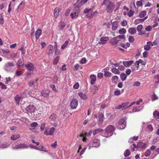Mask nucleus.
<instances>
[{
    "label": "nucleus",
    "mask_w": 159,
    "mask_h": 159,
    "mask_svg": "<svg viewBox=\"0 0 159 159\" xmlns=\"http://www.w3.org/2000/svg\"><path fill=\"white\" fill-rule=\"evenodd\" d=\"M115 130L114 127L111 125L108 126L105 129L106 133L108 134L107 135H105L104 136L106 137H108L113 134V132Z\"/></svg>",
    "instance_id": "obj_1"
},
{
    "label": "nucleus",
    "mask_w": 159,
    "mask_h": 159,
    "mask_svg": "<svg viewBox=\"0 0 159 159\" xmlns=\"http://www.w3.org/2000/svg\"><path fill=\"white\" fill-rule=\"evenodd\" d=\"M36 110L35 107L33 105H29L23 110L24 111L27 113H31L34 112Z\"/></svg>",
    "instance_id": "obj_2"
},
{
    "label": "nucleus",
    "mask_w": 159,
    "mask_h": 159,
    "mask_svg": "<svg viewBox=\"0 0 159 159\" xmlns=\"http://www.w3.org/2000/svg\"><path fill=\"white\" fill-rule=\"evenodd\" d=\"M126 126V122L124 118H122L120 119L118 123V128L120 129H124Z\"/></svg>",
    "instance_id": "obj_3"
},
{
    "label": "nucleus",
    "mask_w": 159,
    "mask_h": 159,
    "mask_svg": "<svg viewBox=\"0 0 159 159\" xmlns=\"http://www.w3.org/2000/svg\"><path fill=\"white\" fill-rule=\"evenodd\" d=\"M115 7L113 2H110L107 7L106 11L107 12L111 13L114 10Z\"/></svg>",
    "instance_id": "obj_4"
},
{
    "label": "nucleus",
    "mask_w": 159,
    "mask_h": 159,
    "mask_svg": "<svg viewBox=\"0 0 159 159\" xmlns=\"http://www.w3.org/2000/svg\"><path fill=\"white\" fill-rule=\"evenodd\" d=\"M55 128L52 127L49 129V131H48V129L46 128L44 131V134L47 135H52L54 133Z\"/></svg>",
    "instance_id": "obj_5"
},
{
    "label": "nucleus",
    "mask_w": 159,
    "mask_h": 159,
    "mask_svg": "<svg viewBox=\"0 0 159 159\" xmlns=\"http://www.w3.org/2000/svg\"><path fill=\"white\" fill-rule=\"evenodd\" d=\"M94 116L95 118H97L98 122L100 123H102L103 121L104 115L102 113H99L98 114H95Z\"/></svg>",
    "instance_id": "obj_6"
},
{
    "label": "nucleus",
    "mask_w": 159,
    "mask_h": 159,
    "mask_svg": "<svg viewBox=\"0 0 159 159\" xmlns=\"http://www.w3.org/2000/svg\"><path fill=\"white\" fill-rule=\"evenodd\" d=\"M78 105V101L76 99H73L70 103V106L71 108L75 109Z\"/></svg>",
    "instance_id": "obj_7"
},
{
    "label": "nucleus",
    "mask_w": 159,
    "mask_h": 159,
    "mask_svg": "<svg viewBox=\"0 0 159 159\" xmlns=\"http://www.w3.org/2000/svg\"><path fill=\"white\" fill-rule=\"evenodd\" d=\"M25 66L27 70L30 71H33L35 69L33 64L30 62L28 63L27 64H26Z\"/></svg>",
    "instance_id": "obj_8"
},
{
    "label": "nucleus",
    "mask_w": 159,
    "mask_h": 159,
    "mask_svg": "<svg viewBox=\"0 0 159 159\" xmlns=\"http://www.w3.org/2000/svg\"><path fill=\"white\" fill-rule=\"evenodd\" d=\"M92 144L93 147H98L100 145V141L99 139H95L92 141Z\"/></svg>",
    "instance_id": "obj_9"
},
{
    "label": "nucleus",
    "mask_w": 159,
    "mask_h": 159,
    "mask_svg": "<svg viewBox=\"0 0 159 159\" xmlns=\"http://www.w3.org/2000/svg\"><path fill=\"white\" fill-rule=\"evenodd\" d=\"M109 38L108 37H102L101 38L99 43L100 44H103L106 43L107 41L109 40Z\"/></svg>",
    "instance_id": "obj_10"
},
{
    "label": "nucleus",
    "mask_w": 159,
    "mask_h": 159,
    "mask_svg": "<svg viewBox=\"0 0 159 159\" xmlns=\"http://www.w3.org/2000/svg\"><path fill=\"white\" fill-rule=\"evenodd\" d=\"M89 0H81L80 3H79L80 0H78L77 3L76 4V7H80L86 3Z\"/></svg>",
    "instance_id": "obj_11"
},
{
    "label": "nucleus",
    "mask_w": 159,
    "mask_h": 159,
    "mask_svg": "<svg viewBox=\"0 0 159 159\" xmlns=\"http://www.w3.org/2000/svg\"><path fill=\"white\" fill-rule=\"evenodd\" d=\"M14 65L12 62H9L6 64L5 68L6 70H9Z\"/></svg>",
    "instance_id": "obj_12"
},
{
    "label": "nucleus",
    "mask_w": 159,
    "mask_h": 159,
    "mask_svg": "<svg viewBox=\"0 0 159 159\" xmlns=\"http://www.w3.org/2000/svg\"><path fill=\"white\" fill-rule=\"evenodd\" d=\"M153 45L152 43L151 42H148L147 44L144 45V48L146 51H148L149 50L151 47Z\"/></svg>",
    "instance_id": "obj_13"
},
{
    "label": "nucleus",
    "mask_w": 159,
    "mask_h": 159,
    "mask_svg": "<svg viewBox=\"0 0 159 159\" xmlns=\"http://www.w3.org/2000/svg\"><path fill=\"white\" fill-rule=\"evenodd\" d=\"M146 148V144L145 143L142 142H139L137 144V148L140 149H145Z\"/></svg>",
    "instance_id": "obj_14"
},
{
    "label": "nucleus",
    "mask_w": 159,
    "mask_h": 159,
    "mask_svg": "<svg viewBox=\"0 0 159 159\" xmlns=\"http://www.w3.org/2000/svg\"><path fill=\"white\" fill-rule=\"evenodd\" d=\"M16 103L18 105H19L21 99V96L18 94L15 96L14 98Z\"/></svg>",
    "instance_id": "obj_15"
},
{
    "label": "nucleus",
    "mask_w": 159,
    "mask_h": 159,
    "mask_svg": "<svg viewBox=\"0 0 159 159\" xmlns=\"http://www.w3.org/2000/svg\"><path fill=\"white\" fill-rule=\"evenodd\" d=\"M49 91L47 90L42 92H41V95L44 98H47L49 96Z\"/></svg>",
    "instance_id": "obj_16"
},
{
    "label": "nucleus",
    "mask_w": 159,
    "mask_h": 159,
    "mask_svg": "<svg viewBox=\"0 0 159 159\" xmlns=\"http://www.w3.org/2000/svg\"><path fill=\"white\" fill-rule=\"evenodd\" d=\"M139 67V65L138 63H137L136 61L135 63L133 65L131 66V68L132 69V71H134L135 70H137Z\"/></svg>",
    "instance_id": "obj_17"
},
{
    "label": "nucleus",
    "mask_w": 159,
    "mask_h": 159,
    "mask_svg": "<svg viewBox=\"0 0 159 159\" xmlns=\"http://www.w3.org/2000/svg\"><path fill=\"white\" fill-rule=\"evenodd\" d=\"M42 34V30L41 29H38L35 32V37L37 39H39L40 36Z\"/></svg>",
    "instance_id": "obj_18"
},
{
    "label": "nucleus",
    "mask_w": 159,
    "mask_h": 159,
    "mask_svg": "<svg viewBox=\"0 0 159 159\" xmlns=\"http://www.w3.org/2000/svg\"><path fill=\"white\" fill-rule=\"evenodd\" d=\"M57 118L56 115L55 113H52L49 117V119L51 121H55L56 120Z\"/></svg>",
    "instance_id": "obj_19"
},
{
    "label": "nucleus",
    "mask_w": 159,
    "mask_h": 159,
    "mask_svg": "<svg viewBox=\"0 0 159 159\" xmlns=\"http://www.w3.org/2000/svg\"><path fill=\"white\" fill-rule=\"evenodd\" d=\"M91 79L90 83L92 85H93L94 84V82L96 80V77L95 75H92L90 76Z\"/></svg>",
    "instance_id": "obj_20"
},
{
    "label": "nucleus",
    "mask_w": 159,
    "mask_h": 159,
    "mask_svg": "<svg viewBox=\"0 0 159 159\" xmlns=\"http://www.w3.org/2000/svg\"><path fill=\"white\" fill-rule=\"evenodd\" d=\"M133 62V61H123V64L126 67H129L131 65Z\"/></svg>",
    "instance_id": "obj_21"
},
{
    "label": "nucleus",
    "mask_w": 159,
    "mask_h": 159,
    "mask_svg": "<svg viewBox=\"0 0 159 159\" xmlns=\"http://www.w3.org/2000/svg\"><path fill=\"white\" fill-rule=\"evenodd\" d=\"M128 31L129 34L133 35L136 33V30L135 28L131 27L129 29Z\"/></svg>",
    "instance_id": "obj_22"
},
{
    "label": "nucleus",
    "mask_w": 159,
    "mask_h": 159,
    "mask_svg": "<svg viewBox=\"0 0 159 159\" xmlns=\"http://www.w3.org/2000/svg\"><path fill=\"white\" fill-rule=\"evenodd\" d=\"M118 23L117 21L114 22L112 24V28L113 30H116L118 26Z\"/></svg>",
    "instance_id": "obj_23"
},
{
    "label": "nucleus",
    "mask_w": 159,
    "mask_h": 159,
    "mask_svg": "<svg viewBox=\"0 0 159 159\" xmlns=\"http://www.w3.org/2000/svg\"><path fill=\"white\" fill-rule=\"evenodd\" d=\"M20 137V135L19 134H16L12 135L11 139L12 140H15Z\"/></svg>",
    "instance_id": "obj_24"
},
{
    "label": "nucleus",
    "mask_w": 159,
    "mask_h": 159,
    "mask_svg": "<svg viewBox=\"0 0 159 159\" xmlns=\"http://www.w3.org/2000/svg\"><path fill=\"white\" fill-rule=\"evenodd\" d=\"M103 130L102 129L100 128H98L97 129H95L93 131V135H95L96 134L99 133L100 132H103Z\"/></svg>",
    "instance_id": "obj_25"
},
{
    "label": "nucleus",
    "mask_w": 159,
    "mask_h": 159,
    "mask_svg": "<svg viewBox=\"0 0 159 159\" xmlns=\"http://www.w3.org/2000/svg\"><path fill=\"white\" fill-rule=\"evenodd\" d=\"M28 148V145L26 144H25V143L20 144V149H26Z\"/></svg>",
    "instance_id": "obj_26"
},
{
    "label": "nucleus",
    "mask_w": 159,
    "mask_h": 159,
    "mask_svg": "<svg viewBox=\"0 0 159 159\" xmlns=\"http://www.w3.org/2000/svg\"><path fill=\"white\" fill-rule=\"evenodd\" d=\"M78 95L82 99H86L87 97L85 94L81 92L79 93Z\"/></svg>",
    "instance_id": "obj_27"
},
{
    "label": "nucleus",
    "mask_w": 159,
    "mask_h": 159,
    "mask_svg": "<svg viewBox=\"0 0 159 159\" xmlns=\"http://www.w3.org/2000/svg\"><path fill=\"white\" fill-rule=\"evenodd\" d=\"M119 40L117 39L116 37L113 38L112 39H111V42L114 45L117 44L118 43Z\"/></svg>",
    "instance_id": "obj_28"
},
{
    "label": "nucleus",
    "mask_w": 159,
    "mask_h": 159,
    "mask_svg": "<svg viewBox=\"0 0 159 159\" xmlns=\"http://www.w3.org/2000/svg\"><path fill=\"white\" fill-rule=\"evenodd\" d=\"M60 10L57 8H56L54 11V15L56 17H57L59 15V12Z\"/></svg>",
    "instance_id": "obj_29"
},
{
    "label": "nucleus",
    "mask_w": 159,
    "mask_h": 159,
    "mask_svg": "<svg viewBox=\"0 0 159 159\" xmlns=\"http://www.w3.org/2000/svg\"><path fill=\"white\" fill-rule=\"evenodd\" d=\"M12 148L13 149H20V144H14L12 145Z\"/></svg>",
    "instance_id": "obj_30"
},
{
    "label": "nucleus",
    "mask_w": 159,
    "mask_h": 159,
    "mask_svg": "<svg viewBox=\"0 0 159 159\" xmlns=\"http://www.w3.org/2000/svg\"><path fill=\"white\" fill-rule=\"evenodd\" d=\"M49 51L48 52V54H50L53 52V47L52 45H50L48 46Z\"/></svg>",
    "instance_id": "obj_31"
},
{
    "label": "nucleus",
    "mask_w": 159,
    "mask_h": 159,
    "mask_svg": "<svg viewBox=\"0 0 159 159\" xmlns=\"http://www.w3.org/2000/svg\"><path fill=\"white\" fill-rule=\"evenodd\" d=\"M107 118L108 119H112L114 118V116L111 115L109 113H107L106 114Z\"/></svg>",
    "instance_id": "obj_32"
},
{
    "label": "nucleus",
    "mask_w": 159,
    "mask_h": 159,
    "mask_svg": "<svg viewBox=\"0 0 159 159\" xmlns=\"http://www.w3.org/2000/svg\"><path fill=\"white\" fill-rule=\"evenodd\" d=\"M65 26V24L63 22H61L59 25V27L61 30H62Z\"/></svg>",
    "instance_id": "obj_33"
},
{
    "label": "nucleus",
    "mask_w": 159,
    "mask_h": 159,
    "mask_svg": "<svg viewBox=\"0 0 159 159\" xmlns=\"http://www.w3.org/2000/svg\"><path fill=\"white\" fill-rule=\"evenodd\" d=\"M120 78L122 81H124L126 79L127 76L124 73H122L120 75Z\"/></svg>",
    "instance_id": "obj_34"
},
{
    "label": "nucleus",
    "mask_w": 159,
    "mask_h": 159,
    "mask_svg": "<svg viewBox=\"0 0 159 159\" xmlns=\"http://www.w3.org/2000/svg\"><path fill=\"white\" fill-rule=\"evenodd\" d=\"M111 71L115 74H119L120 73L118 70L115 68L112 69Z\"/></svg>",
    "instance_id": "obj_35"
},
{
    "label": "nucleus",
    "mask_w": 159,
    "mask_h": 159,
    "mask_svg": "<svg viewBox=\"0 0 159 159\" xmlns=\"http://www.w3.org/2000/svg\"><path fill=\"white\" fill-rule=\"evenodd\" d=\"M146 14V12L145 11H141L139 15V17L140 18L143 17L145 16Z\"/></svg>",
    "instance_id": "obj_36"
},
{
    "label": "nucleus",
    "mask_w": 159,
    "mask_h": 159,
    "mask_svg": "<svg viewBox=\"0 0 159 159\" xmlns=\"http://www.w3.org/2000/svg\"><path fill=\"white\" fill-rule=\"evenodd\" d=\"M118 32L120 34H124L126 33V30L125 28H122L119 30Z\"/></svg>",
    "instance_id": "obj_37"
},
{
    "label": "nucleus",
    "mask_w": 159,
    "mask_h": 159,
    "mask_svg": "<svg viewBox=\"0 0 159 159\" xmlns=\"http://www.w3.org/2000/svg\"><path fill=\"white\" fill-rule=\"evenodd\" d=\"M23 59H20L17 61V65L20 66H23L24 63H23Z\"/></svg>",
    "instance_id": "obj_38"
},
{
    "label": "nucleus",
    "mask_w": 159,
    "mask_h": 159,
    "mask_svg": "<svg viewBox=\"0 0 159 159\" xmlns=\"http://www.w3.org/2000/svg\"><path fill=\"white\" fill-rule=\"evenodd\" d=\"M59 57L58 56L56 57L55 59H54L53 61V65H56L57 64L59 61Z\"/></svg>",
    "instance_id": "obj_39"
},
{
    "label": "nucleus",
    "mask_w": 159,
    "mask_h": 159,
    "mask_svg": "<svg viewBox=\"0 0 159 159\" xmlns=\"http://www.w3.org/2000/svg\"><path fill=\"white\" fill-rule=\"evenodd\" d=\"M78 15V14L76 12L73 13H71L70 14V16H71L72 18H74L75 17H77Z\"/></svg>",
    "instance_id": "obj_40"
},
{
    "label": "nucleus",
    "mask_w": 159,
    "mask_h": 159,
    "mask_svg": "<svg viewBox=\"0 0 159 159\" xmlns=\"http://www.w3.org/2000/svg\"><path fill=\"white\" fill-rule=\"evenodd\" d=\"M153 115L157 119L159 118V112L157 111H154L153 113Z\"/></svg>",
    "instance_id": "obj_41"
},
{
    "label": "nucleus",
    "mask_w": 159,
    "mask_h": 159,
    "mask_svg": "<svg viewBox=\"0 0 159 159\" xmlns=\"http://www.w3.org/2000/svg\"><path fill=\"white\" fill-rule=\"evenodd\" d=\"M129 103V102H128L122 103L123 108L125 109H127L129 108V106H128V105Z\"/></svg>",
    "instance_id": "obj_42"
},
{
    "label": "nucleus",
    "mask_w": 159,
    "mask_h": 159,
    "mask_svg": "<svg viewBox=\"0 0 159 159\" xmlns=\"http://www.w3.org/2000/svg\"><path fill=\"white\" fill-rule=\"evenodd\" d=\"M118 79V77L117 76H114L112 78V81L113 82L116 83Z\"/></svg>",
    "instance_id": "obj_43"
},
{
    "label": "nucleus",
    "mask_w": 159,
    "mask_h": 159,
    "mask_svg": "<svg viewBox=\"0 0 159 159\" xmlns=\"http://www.w3.org/2000/svg\"><path fill=\"white\" fill-rule=\"evenodd\" d=\"M130 154V152L129 149H126L124 153V155L125 157L129 156Z\"/></svg>",
    "instance_id": "obj_44"
},
{
    "label": "nucleus",
    "mask_w": 159,
    "mask_h": 159,
    "mask_svg": "<svg viewBox=\"0 0 159 159\" xmlns=\"http://www.w3.org/2000/svg\"><path fill=\"white\" fill-rule=\"evenodd\" d=\"M147 128L149 131H152L153 130V128L152 125L151 124H148L147 125Z\"/></svg>",
    "instance_id": "obj_45"
},
{
    "label": "nucleus",
    "mask_w": 159,
    "mask_h": 159,
    "mask_svg": "<svg viewBox=\"0 0 159 159\" xmlns=\"http://www.w3.org/2000/svg\"><path fill=\"white\" fill-rule=\"evenodd\" d=\"M134 13V11L130 10L128 12L127 14H128V15L129 17H131V16H133Z\"/></svg>",
    "instance_id": "obj_46"
},
{
    "label": "nucleus",
    "mask_w": 159,
    "mask_h": 159,
    "mask_svg": "<svg viewBox=\"0 0 159 159\" xmlns=\"http://www.w3.org/2000/svg\"><path fill=\"white\" fill-rule=\"evenodd\" d=\"M68 41H66L61 46V49H64L65 48V47H66V46L67 45V44H68Z\"/></svg>",
    "instance_id": "obj_47"
},
{
    "label": "nucleus",
    "mask_w": 159,
    "mask_h": 159,
    "mask_svg": "<svg viewBox=\"0 0 159 159\" xmlns=\"http://www.w3.org/2000/svg\"><path fill=\"white\" fill-rule=\"evenodd\" d=\"M130 7L133 10L136 9V7L134 2H132L130 3Z\"/></svg>",
    "instance_id": "obj_48"
},
{
    "label": "nucleus",
    "mask_w": 159,
    "mask_h": 159,
    "mask_svg": "<svg viewBox=\"0 0 159 159\" xmlns=\"http://www.w3.org/2000/svg\"><path fill=\"white\" fill-rule=\"evenodd\" d=\"M151 153V151L149 149H148L145 152V155L146 157L149 156Z\"/></svg>",
    "instance_id": "obj_49"
},
{
    "label": "nucleus",
    "mask_w": 159,
    "mask_h": 159,
    "mask_svg": "<svg viewBox=\"0 0 159 159\" xmlns=\"http://www.w3.org/2000/svg\"><path fill=\"white\" fill-rule=\"evenodd\" d=\"M50 86L51 88H52L53 91L55 92L57 91V89L56 87L55 86L54 84H50Z\"/></svg>",
    "instance_id": "obj_50"
},
{
    "label": "nucleus",
    "mask_w": 159,
    "mask_h": 159,
    "mask_svg": "<svg viewBox=\"0 0 159 159\" xmlns=\"http://www.w3.org/2000/svg\"><path fill=\"white\" fill-rule=\"evenodd\" d=\"M136 61L137 63H138L139 65V63H141L143 65H144L146 63V62L143 61L141 59H139L138 61Z\"/></svg>",
    "instance_id": "obj_51"
},
{
    "label": "nucleus",
    "mask_w": 159,
    "mask_h": 159,
    "mask_svg": "<svg viewBox=\"0 0 159 159\" xmlns=\"http://www.w3.org/2000/svg\"><path fill=\"white\" fill-rule=\"evenodd\" d=\"M143 28V26L141 25H139L137 28V30L138 32H140Z\"/></svg>",
    "instance_id": "obj_52"
},
{
    "label": "nucleus",
    "mask_w": 159,
    "mask_h": 159,
    "mask_svg": "<svg viewBox=\"0 0 159 159\" xmlns=\"http://www.w3.org/2000/svg\"><path fill=\"white\" fill-rule=\"evenodd\" d=\"M129 41L130 43H133L134 41V39L133 36H130L129 37Z\"/></svg>",
    "instance_id": "obj_53"
},
{
    "label": "nucleus",
    "mask_w": 159,
    "mask_h": 159,
    "mask_svg": "<svg viewBox=\"0 0 159 159\" xmlns=\"http://www.w3.org/2000/svg\"><path fill=\"white\" fill-rule=\"evenodd\" d=\"M92 132V131L91 130H90L88 133H85V136L86 137H89L90 136Z\"/></svg>",
    "instance_id": "obj_54"
},
{
    "label": "nucleus",
    "mask_w": 159,
    "mask_h": 159,
    "mask_svg": "<svg viewBox=\"0 0 159 159\" xmlns=\"http://www.w3.org/2000/svg\"><path fill=\"white\" fill-rule=\"evenodd\" d=\"M137 148V146L135 143H133V146H130V149L132 150V151H134V148Z\"/></svg>",
    "instance_id": "obj_55"
},
{
    "label": "nucleus",
    "mask_w": 159,
    "mask_h": 159,
    "mask_svg": "<svg viewBox=\"0 0 159 159\" xmlns=\"http://www.w3.org/2000/svg\"><path fill=\"white\" fill-rule=\"evenodd\" d=\"M114 94L115 95L118 96L120 94V91L119 90H116L114 92Z\"/></svg>",
    "instance_id": "obj_56"
},
{
    "label": "nucleus",
    "mask_w": 159,
    "mask_h": 159,
    "mask_svg": "<svg viewBox=\"0 0 159 159\" xmlns=\"http://www.w3.org/2000/svg\"><path fill=\"white\" fill-rule=\"evenodd\" d=\"M144 20L143 19H136L135 20V22L141 23L143 22Z\"/></svg>",
    "instance_id": "obj_57"
},
{
    "label": "nucleus",
    "mask_w": 159,
    "mask_h": 159,
    "mask_svg": "<svg viewBox=\"0 0 159 159\" xmlns=\"http://www.w3.org/2000/svg\"><path fill=\"white\" fill-rule=\"evenodd\" d=\"M110 2V0H103L102 3L101 4V5L103 6L105 4L108 3Z\"/></svg>",
    "instance_id": "obj_58"
},
{
    "label": "nucleus",
    "mask_w": 159,
    "mask_h": 159,
    "mask_svg": "<svg viewBox=\"0 0 159 159\" xmlns=\"http://www.w3.org/2000/svg\"><path fill=\"white\" fill-rule=\"evenodd\" d=\"M111 74L109 72H106L104 74V76L105 77H110Z\"/></svg>",
    "instance_id": "obj_59"
},
{
    "label": "nucleus",
    "mask_w": 159,
    "mask_h": 159,
    "mask_svg": "<svg viewBox=\"0 0 159 159\" xmlns=\"http://www.w3.org/2000/svg\"><path fill=\"white\" fill-rule=\"evenodd\" d=\"M4 23L3 17V16L0 15V24H2Z\"/></svg>",
    "instance_id": "obj_60"
},
{
    "label": "nucleus",
    "mask_w": 159,
    "mask_h": 159,
    "mask_svg": "<svg viewBox=\"0 0 159 159\" xmlns=\"http://www.w3.org/2000/svg\"><path fill=\"white\" fill-rule=\"evenodd\" d=\"M127 25V20H124L121 23V25L123 26H125Z\"/></svg>",
    "instance_id": "obj_61"
},
{
    "label": "nucleus",
    "mask_w": 159,
    "mask_h": 159,
    "mask_svg": "<svg viewBox=\"0 0 159 159\" xmlns=\"http://www.w3.org/2000/svg\"><path fill=\"white\" fill-rule=\"evenodd\" d=\"M0 87L2 89H6L7 88L6 85L2 83H0Z\"/></svg>",
    "instance_id": "obj_62"
},
{
    "label": "nucleus",
    "mask_w": 159,
    "mask_h": 159,
    "mask_svg": "<svg viewBox=\"0 0 159 159\" xmlns=\"http://www.w3.org/2000/svg\"><path fill=\"white\" fill-rule=\"evenodd\" d=\"M46 123H44L41 124L40 126V129L41 130L43 131L45 127Z\"/></svg>",
    "instance_id": "obj_63"
},
{
    "label": "nucleus",
    "mask_w": 159,
    "mask_h": 159,
    "mask_svg": "<svg viewBox=\"0 0 159 159\" xmlns=\"http://www.w3.org/2000/svg\"><path fill=\"white\" fill-rule=\"evenodd\" d=\"M103 73H101V72L98 73L97 74V77L99 79H101L103 77Z\"/></svg>",
    "instance_id": "obj_64"
}]
</instances>
